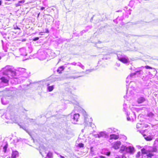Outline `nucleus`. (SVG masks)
Masks as SVG:
<instances>
[{
  "mask_svg": "<svg viewBox=\"0 0 158 158\" xmlns=\"http://www.w3.org/2000/svg\"><path fill=\"white\" fill-rule=\"evenodd\" d=\"M54 24L55 25V27L56 28V30L57 29H58L59 28V26L60 25V23L58 21H56L55 22Z\"/></svg>",
  "mask_w": 158,
  "mask_h": 158,
  "instance_id": "obj_25",
  "label": "nucleus"
},
{
  "mask_svg": "<svg viewBox=\"0 0 158 158\" xmlns=\"http://www.w3.org/2000/svg\"><path fill=\"white\" fill-rule=\"evenodd\" d=\"M148 124H146V125H145V127H148Z\"/></svg>",
  "mask_w": 158,
  "mask_h": 158,
  "instance_id": "obj_63",
  "label": "nucleus"
},
{
  "mask_svg": "<svg viewBox=\"0 0 158 158\" xmlns=\"http://www.w3.org/2000/svg\"><path fill=\"white\" fill-rule=\"evenodd\" d=\"M141 151L143 154H147L149 150H146L144 148H143L141 149Z\"/></svg>",
  "mask_w": 158,
  "mask_h": 158,
  "instance_id": "obj_28",
  "label": "nucleus"
},
{
  "mask_svg": "<svg viewBox=\"0 0 158 158\" xmlns=\"http://www.w3.org/2000/svg\"><path fill=\"white\" fill-rule=\"evenodd\" d=\"M117 130V129H116L115 128H113L112 130L113 133H115L116 132V131Z\"/></svg>",
  "mask_w": 158,
  "mask_h": 158,
  "instance_id": "obj_49",
  "label": "nucleus"
},
{
  "mask_svg": "<svg viewBox=\"0 0 158 158\" xmlns=\"http://www.w3.org/2000/svg\"><path fill=\"white\" fill-rule=\"evenodd\" d=\"M122 158H127V157L124 155L122 156Z\"/></svg>",
  "mask_w": 158,
  "mask_h": 158,
  "instance_id": "obj_53",
  "label": "nucleus"
},
{
  "mask_svg": "<svg viewBox=\"0 0 158 158\" xmlns=\"http://www.w3.org/2000/svg\"><path fill=\"white\" fill-rule=\"evenodd\" d=\"M142 68H145L147 69H153L152 67L150 66H149L148 65H146V66H145L144 67L142 66Z\"/></svg>",
  "mask_w": 158,
  "mask_h": 158,
  "instance_id": "obj_33",
  "label": "nucleus"
},
{
  "mask_svg": "<svg viewBox=\"0 0 158 158\" xmlns=\"http://www.w3.org/2000/svg\"><path fill=\"white\" fill-rule=\"evenodd\" d=\"M115 158H122V157L121 158L119 156H117Z\"/></svg>",
  "mask_w": 158,
  "mask_h": 158,
  "instance_id": "obj_64",
  "label": "nucleus"
},
{
  "mask_svg": "<svg viewBox=\"0 0 158 158\" xmlns=\"http://www.w3.org/2000/svg\"><path fill=\"white\" fill-rule=\"evenodd\" d=\"M70 103H72L73 104H77L78 103L76 100L75 99H74L73 101H70Z\"/></svg>",
  "mask_w": 158,
  "mask_h": 158,
  "instance_id": "obj_31",
  "label": "nucleus"
},
{
  "mask_svg": "<svg viewBox=\"0 0 158 158\" xmlns=\"http://www.w3.org/2000/svg\"><path fill=\"white\" fill-rule=\"evenodd\" d=\"M143 73V71L140 69V68H139V69H136V70L135 72L131 73L130 75L127 77L126 80V83H127L129 82V81H128V79L134 76L137 75L138 76L140 74H142Z\"/></svg>",
  "mask_w": 158,
  "mask_h": 158,
  "instance_id": "obj_4",
  "label": "nucleus"
},
{
  "mask_svg": "<svg viewBox=\"0 0 158 158\" xmlns=\"http://www.w3.org/2000/svg\"><path fill=\"white\" fill-rule=\"evenodd\" d=\"M147 99L144 94H139L137 96L136 102L138 104H141L145 102Z\"/></svg>",
  "mask_w": 158,
  "mask_h": 158,
  "instance_id": "obj_5",
  "label": "nucleus"
},
{
  "mask_svg": "<svg viewBox=\"0 0 158 158\" xmlns=\"http://www.w3.org/2000/svg\"><path fill=\"white\" fill-rule=\"evenodd\" d=\"M4 116L5 118L7 119H11V117L9 114L6 113L5 114H3L2 116V117Z\"/></svg>",
  "mask_w": 158,
  "mask_h": 158,
  "instance_id": "obj_24",
  "label": "nucleus"
},
{
  "mask_svg": "<svg viewBox=\"0 0 158 158\" xmlns=\"http://www.w3.org/2000/svg\"><path fill=\"white\" fill-rule=\"evenodd\" d=\"M44 9H45V7H42L40 8V10H44Z\"/></svg>",
  "mask_w": 158,
  "mask_h": 158,
  "instance_id": "obj_52",
  "label": "nucleus"
},
{
  "mask_svg": "<svg viewBox=\"0 0 158 158\" xmlns=\"http://www.w3.org/2000/svg\"><path fill=\"white\" fill-rule=\"evenodd\" d=\"M124 111H125V112H126V114H127V116H129V112L128 111V110H123Z\"/></svg>",
  "mask_w": 158,
  "mask_h": 158,
  "instance_id": "obj_41",
  "label": "nucleus"
},
{
  "mask_svg": "<svg viewBox=\"0 0 158 158\" xmlns=\"http://www.w3.org/2000/svg\"><path fill=\"white\" fill-rule=\"evenodd\" d=\"M39 59L40 60L45 59L47 57V52L43 50H39L38 52Z\"/></svg>",
  "mask_w": 158,
  "mask_h": 158,
  "instance_id": "obj_7",
  "label": "nucleus"
},
{
  "mask_svg": "<svg viewBox=\"0 0 158 158\" xmlns=\"http://www.w3.org/2000/svg\"><path fill=\"white\" fill-rule=\"evenodd\" d=\"M94 137L95 138H99V133L94 135Z\"/></svg>",
  "mask_w": 158,
  "mask_h": 158,
  "instance_id": "obj_46",
  "label": "nucleus"
},
{
  "mask_svg": "<svg viewBox=\"0 0 158 158\" xmlns=\"http://www.w3.org/2000/svg\"><path fill=\"white\" fill-rule=\"evenodd\" d=\"M14 29H19L20 28L17 26H16L15 27H14Z\"/></svg>",
  "mask_w": 158,
  "mask_h": 158,
  "instance_id": "obj_50",
  "label": "nucleus"
},
{
  "mask_svg": "<svg viewBox=\"0 0 158 158\" xmlns=\"http://www.w3.org/2000/svg\"><path fill=\"white\" fill-rule=\"evenodd\" d=\"M97 69H87L86 70V71L85 72H81L80 73H85V74H88V73L87 72L88 71L89 72H92L93 71H94L96 70Z\"/></svg>",
  "mask_w": 158,
  "mask_h": 158,
  "instance_id": "obj_21",
  "label": "nucleus"
},
{
  "mask_svg": "<svg viewBox=\"0 0 158 158\" xmlns=\"http://www.w3.org/2000/svg\"><path fill=\"white\" fill-rule=\"evenodd\" d=\"M124 151H125L127 152L130 154H133L135 152V149L134 147L131 146H129L127 147L124 146L123 148H121L120 150L121 152H122Z\"/></svg>",
  "mask_w": 158,
  "mask_h": 158,
  "instance_id": "obj_6",
  "label": "nucleus"
},
{
  "mask_svg": "<svg viewBox=\"0 0 158 158\" xmlns=\"http://www.w3.org/2000/svg\"><path fill=\"white\" fill-rule=\"evenodd\" d=\"M40 154H41V155H42V152H41V149H43V151L45 152V153H46V152H45L46 148L44 145H40Z\"/></svg>",
  "mask_w": 158,
  "mask_h": 158,
  "instance_id": "obj_17",
  "label": "nucleus"
},
{
  "mask_svg": "<svg viewBox=\"0 0 158 158\" xmlns=\"http://www.w3.org/2000/svg\"><path fill=\"white\" fill-rule=\"evenodd\" d=\"M19 51L21 55L23 56H27V54L26 53V49L24 48H23L19 49Z\"/></svg>",
  "mask_w": 158,
  "mask_h": 158,
  "instance_id": "obj_12",
  "label": "nucleus"
},
{
  "mask_svg": "<svg viewBox=\"0 0 158 158\" xmlns=\"http://www.w3.org/2000/svg\"><path fill=\"white\" fill-rule=\"evenodd\" d=\"M19 153L17 151H12V158H16V157L19 156Z\"/></svg>",
  "mask_w": 158,
  "mask_h": 158,
  "instance_id": "obj_14",
  "label": "nucleus"
},
{
  "mask_svg": "<svg viewBox=\"0 0 158 158\" xmlns=\"http://www.w3.org/2000/svg\"><path fill=\"white\" fill-rule=\"evenodd\" d=\"M149 74L151 75V77H152L153 76V75L150 72H149Z\"/></svg>",
  "mask_w": 158,
  "mask_h": 158,
  "instance_id": "obj_58",
  "label": "nucleus"
},
{
  "mask_svg": "<svg viewBox=\"0 0 158 158\" xmlns=\"http://www.w3.org/2000/svg\"><path fill=\"white\" fill-rule=\"evenodd\" d=\"M52 153L49 152L47 153L46 156L48 158H52Z\"/></svg>",
  "mask_w": 158,
  "mask_h": 158,
  "instance_id": "obj_29",
  "label": "nucleus"
},
{
  "mask_svg": "<svg viewBox=\"0 0 158 158\" xmlns=\"http://www.w3.org/2000/svg\"><path fill=\"white\" fill-rule=\"evenodd\" d=\"M59 156L61 158H64V157L63 156H62V155H59Z\"/></svg>",
  "mask_w": 158,
  "mask_h": 158,
  "instance_id": "obj_55",
  "label": "nucleus"
},
{
  "mask_svg": "<svg viewBox=\"0 0 158 158\" xmlns=\"http://www.w3.org/2000/svg\"><path fill=\"white\" fill-rule=\"evenodd\" d=\"M6 98H1V102L2 104L3 105H6L8 103V102L7 101H5Z\"/></svg>",
  "mask_w": 158,
  "mask_h": 158,
  "instance_id": "obj_26",
  "label": "nucleus"
},
{
  "mask_svg": "<svg viewBox=\"0 0 158 158\" xmlns=\"http://www.w3.org/2000/svg\"><path fill=\"white\" fill-rule=\"evenodd\" d=\"M83 116L84 118V121L83 124L85 126H90L93 128L95 127V126L94 124L92 123V118H88V115L86 112L84 110L82 112Z\"/></svg>",
  "mask_w": 158,
  "mask_h": 158,
  "instance_id": "obj_2",
  "label": "nucleus"
},
{
  "mask_svg": "<svg viewBox=\"0 0 158 158\" xmlns=\"http://www.w3.org/2000/svg\"><path fill=\"white\" fill-rule=\"evenodd\" d=\"M77 63H76V62H73L71 64H69V63H68V64H71V65H77Z\"/></svg>",
  "mask_w": 158,
  "mask_h": 158,
  "instance_id": "obj_44",
  "label": "nucleus"
},
{
  "mask_svg": "<svg viewBox=\"0 0 158 158\" xmlns=\"http://www.w3.org/2000/svg\"><path fill=\"white\" fill-rule=\"evenodd\" d=\"M22 128L23 129H24V130H25V131H27L26 130V128L25 127H22Z\"/></svg>",
  "mask_w": 158,
  "mask_h": 158,
  "instance_id": "obj_62",
  "label": "nucleus"
},
{
  "mask_svg": "<svg viewBox=\"0 0 158 158\" xmlns=\"http://www.w3.org/2000/svg\"><path fill=\"white\" fill-rule=\"evenodd\" d=\"M87 31H88V30H83L81 31V32H80V34H81V35H82V34L83 33L86 32Z\"/></svg>",
  "mask_w": 158,
  "mask_h": 158,
  "instance_id": "obj_38",
  "label": "nucleus"
},
{
  "mask_svg": "<svg viewBox=\"0 0 158 158\" xmlns=\"http://www.w3.org/2000/svg\"><path fill=\"white\" fill-rule=\"evenodd\" d=\"M1 81L4 83H7L8 82V80L4 77H2L0 78Z\"/></svg>",
  "mask_w": 158,
  "mask_h": 158,
  "instance_id": "obj_18",
  "label": "nucleus"
},
{
  "mask_svg": "<svg viewBox=\"0 0 158 158\" xmlns=\"http://www.w3.org/2000/svg\"><path fill=\"white\" fill-rule=\"evenodd\" d=\"M149 150L152 152H156L157 151V149L156 146H154Z\"/></svg>",
  "mask_w": 158,
  "mask_h": 158,
  "instance_id": "obj_22",
  "label": "nucleus"
},
{
  "mask_svg": "<svg viewBox=\"0 0 158 158\" xmlns=\"http://www.w3.org/2000/svg\"><path fill=\"white\" fill-rule=\"evenodd\" d=\"M92 27L91 26H87L86 27V30H88V31L89 29H90Z\"/></svg>",
  "mask_w": 158,
  "mask_h": 158,
  "instance_id": "obj_43",
  "label": "nucleus"
},
{
  "mask_svg": "<svg viewBox=\"0 0 158 158\" xmlns=\"http://www.w3.org/2000/svg\"><path fill=\"white\" fill-rule=\"evenodd\" d=\"M141 125H142L141 123H137L136 125V127L137 128H139L141 127Z\"/></svg>",
  "mask_w": 158,
  "mask_h": 158,
  "instance_id": "obj_37",
  "label": "nucleus"
},
{
  "mask_svg": "<svg viewBox=\"0 0 158 158\" xmlns=\"http://www.w3.org/2000/svg\"><path fill=\"white\" fill-rule=\"evenodd\" d=\"M93 17H94V16H93L92 17H91V18L90 19V21L91 22H92L93 20Z\"/></svg>",
  "mask_w": 158,
  "mask_h": 158,
  "instance_id": "obj_57",
  "label": "nucleus"
},
{
  "mask_svg": "<svg viewBox=\"0 0 158 158\" xmlns=\"http://www.w3.org/2000/svg\"><path fill=\"white\" fill-rule=\"evenodd\" d=\"M20 5L21 4H19V3L15 4V6L16 7L19 6H20Z\"/></svg>",
  "mask_w": 158,
  "mask_h": 158,
  "instance_id": "obj_48",
  "label": "nucleus"
},
{
  "mask_svg": "<svg viewBox=\"0 0 158 158\" xmlns=\"http://www.w3.org/2000/svg\"><path fill=\"white\" fill-rule=\"evenodd\" d=\"M116 65H117V66L119 67L120 66V64H119L117 63L116 64Z\"/></svg>",
  "mask_w": 158,
  "mask_h": 158,
  "instance_id": "obj_60",
  "label": "nucleus"
},
{
  "mask_svg": "<svg viewBox=\"0 0 158 158\" xmlns=\"http://www.w3.org/2000/svg\"><path fill=\"white\" fill-rule=\"evenodd\" d=\"M117 58L118 60L124 64H126L130 62V60L128 57L122 52H119L116 53Z\"/></svg>",
  "mask_w": 158,
  "mask_h": 158,
  "instance_id": "obj_3",
  "label": "nucleus"
},
{
  "mask_svg": "<svg viewBox=\"0 0 158 158\" xmlns=\"http://www.w3.org/2000/svg\"><path fill=\"white\" fill-rule=\"evenodd\" d=\"M112 130L111 128H109L108 129L107 131L110 133H112Z\"/></svg>",
  "mask_w": 158,
  "mask_h": 158,
  "instance_id": "obj_40",
  "label": "nucleus"
},
{
  "mask_svg": "<svg viewBox=\"0 0 158 158\" xmlns=\"http://www.w3.org/2000/svg\"><path fill=\"white\" fill-rule=\"evenodd\" d=\"M122 12L121 10H118L116 11V12Z\"/></svg>",
  "mask_w": 158,
  "mask_h": 158,
  "instance_id": "obj_59",
  "label": "nucleus"
},
{
  "mask_svg": "<svg viewBox=\"0 0 158 158\" xmlns=\"http://www.w3.org/2000/svg\"><path fill=\"white\" fill-rule=\"evenodd\" d=\"M54 88V85H49V84H47V89L49 92H51L52 91Z\"/></svg>",
  "mask_w": 158,
  "mask_h": 158,
  "instance_id": "obj_15",
  "label": "nucleus"
},
{
  "mask_svg": "<svg viewBox=\"0 0 158 158\" xmlns=\"http://www.w3.org/2000/svg\"><path fill=\"white\" fill-rule=\"evenodd\" d=\"M147 158H152L154 156V155L152 153V152L150 151L149 150L147 154Z\"/></svg>",
  "mask_w": 158,
  "mask_h": 158,
  "instance_id": "obj_19",
  "label": "nucleus"
},
{
  "mask_svg": "<svg viewBox=\"0 0 158 158\" xmlns=\"http://www.w3.org/2000/svg\"><path fill=\"white\" fill-rule=\"evenodd\" d=\"M26 69L24 68H19L17 69H14L12 66H6L2 69L4 74L8 75V77L10 76L12 78L17 79V77L19 75H22L23 77L27 78L28 74L26 72Z\"/></svg>",
  "mask_w": 158,
  "mask_h": 158,
  "instance_id": "obj_1",
  "label": "nucleus"
},
{
  "mask_svg": "<svg viewBox=\"0 0 158 158\" xmlns=\"http://www.w3.org/2000/svg\"><path fill=\"white\" fill-rule=\"evenodd\" d=\"M25 1L24 0H22L19 1L18 3L20 4H23L24 3Z\"/></svg>",
  "mask_w": 158,
  "mask_h": 158,
  "instance_id": "obj_42",
  "label": "nucleus"
},
{
  "mask_svg": "<svg viewBox=\"0 0 158 158\" xmlns=\"http://www.w3.org/2000/svg\"><path fill=\"white\" fill-rule=\"evenodd\" d=\"M77 65L81 68L83 69H84L85 68L84 66L79 62L77 63Z\"/></svg>",
  "mask_w": 158,
  "mask_h": 158,
  "instance_id": "obj_30",
  "label": "nucleus"
},
{
  "mask_svg": "<svg viewBox=\"0 0 158 158\" xmlns=\"http://www.w3.org/2000/svg\"><path fill=\"white\" fill-rule=\"evenodd\" d=\"M2 0H0V6H1L2 5Z\"/></svg>",
  "mask_w": 158,
  "mask_h": 158,
  "instance_id": "obj_56",
  "label": "nucleus"
},
{
  "mask_svg": "<svg viewBox=\"0 0 158 158\" xmlns=\"http://www.w3.org/2000/svg\"><path fill=\"white\" fill-rule=\"evenodd\" d=\"M8 144L7 143H6L5 145L3 147V151L4 152H6L7 151V149L8 148Z\"/></svg>",
  "mask_w": 158,
  "mask_h": 158,
  "instance_id": "obj_27",
  "label": "nucleus"
},
{
  "mask_svg": "<svg viewBox=\"0 0 158 158\" xmlns=\"http://www.w3.org/2000/svg\"><path fill=\"white\" fill-rule=\"evenodd\" d=\"M121 144V142L120 141H118L115 142L113 146V147L115 149H117L119 148Z\"/></svg>",
  "mask_w": 158,
  "mask_h": 158,
  "instance_id": "obj_11",
  "label": "nucleus"
},
{
  "mask_svg": "<svg viewBox=\"0 0 158 158\" xmlns=\"http://www.w3.org/2000/svg\"><path fill=\"white\" fill-rule=\"evenodd\" d=\"M80 77H81V76H80ZM79 77H80V76H79V77H72L73 78V79H75L76 78Z\"/></svg>",
  "mask_w": 158,
  "mask_h": 158,
  "instance_id": "obj_54",
  "label": "nucleus"
},
{
  "mask_svg": "<svg viewBox=\"0 0 158 158\" xmlns=\"http://www.w3.org/2000/svg\"><path fill=\"white\" fill-rule=\"evenodd\" d=\"M99 138H106L107 137V135L105 131H101L99 132Z\"/></svg>",
  "mask_w": 158,
  "mask_h": 158,
  "instance_id": "obj_10",
  "label": "nucleus"
},
{
  "mask_svg": "<svg viewBox=\"0 0 158 158\" xmlns=\"http://www.w3.org/2000/svg\"><path fill=\"white\" fill-rule=\"evenodd\" d=\"M141 152L140 151L138 152L136 155V158H139L140 156Z\"/></svg>",
  "mask_w": 158,
  "mask_h": 158,
  "instance_id": "obj_35",
  "label": "nucleus"
},
{
  "mask_svg": "<svg viewBox=\"0 0 158 158\" xmlns=\"http://www.w3.org/2000/svg\"><path fill=\"white\" fill-rule=\"evenodd\" d=\"M66 64H65L64 66H62L59 67L57 70V72L59 73H61V72L63 71L65 67H66Z\"/></svg>",
  "mask_w": 158,
  "mask_h": 158,
  "instance_id": "obj_13",
  "label": "nucleus"
},
{
  "mask_svg": "<svg viewBox=\"0 0 158 158\" xmlns=\"http://www.w3.org/2000/svg\"><path fill=\"white\" fill-rule=\"evenodd\" d=\"M39 39V37H34L32 38V40L33 41H36L38 40Z\"/></svg>",
  "mask_w": 158,
  "mask_h": 158,
  "instance_id": "obj_36",
  "label": "nucleus"
},
{
  "mask_svg": "<svg viewBox=\"0 0 158 158\" xmlns=\"http://www.w3.org/2000/svg\"><path fill=\"white\" fill-rule=\"evenodd\" d=\"M118 19V18H117V19H115V20H114V22H116V21H117V20Z\"/></svg>",
  "mask_w": 158,
  "mask_h": 158,
  "instance_id": "obj_61",
  "label": "nucleus"
},
{
  "mask_svg": "<svg viewBox=\"0 0 158 158\" xmlns=\"http://www.w3.org/2000/svg\"><path fill=\"white\" fill-rule=\"evenodd\" d=\"M29 120L31 122H35V120L33 119L29 118Z\"/></svg>",
  "mask_w": 158,
  "mask_h": 158,
  "instance_id": "obj_45",
  "label": "nucleus"
},
{
  "mask_svg": "<svg viewBox=\"0 0 158 158\" xmlns=\"http://www.w3.org/2000/svg\"><path fill=\"white\" fill-rule=\"evenodd\" d=\"M131 115L132 116H131V117L130 116L127 117V120L128 121L133 122L136 119V114L135 112H133L132 113Z\"/></svg>",
  "mask_w": 158,
  "mask_h": 158,
  "instance_id": "obj_9",
  "label": "nucleus"
},
{
  "mask_svg": "<svg viewBox=\"0 0 158 158\" xmlns=\"http://www.w3.org/2000/svg\"><path fill=\"white\" fill-rule=\"evenodd\" d=\"M110 152H106V155L108 156H109L110 155Z\"/></svg>",
  "mask_w": 158,
  "mask_h": 158,
  "instance_id": "obj_51",
  "label": "nucleus"
},
{
  "mask_svg": "<svg viewBox=\"0 0 158 158\" xmlns=\"http://www.w3.org/2000/svg\"><path fill=\"white\" fill-rule=\"evenodd\" d=\"M78 146L80 148H83L84 146V144L82 143H80L78 144Z\"/></svg>",
  "mask_w": 158,
  "mask_h": 158,
  "instance_id": "obj_32",
  "label": "nucleus"
},
{
  "mask_svg": "<svg viewBox=\"0 0 158 158\" xmlns=\"http://www.w3.org/2000/svg\"><path fill=\"white\" fill-rule=\"evenodd\" d=\"M147 116L152 118H153L155 117L154 114L152 112L148 113L147 114Z\"/></svg>",
  "mask_w": 158,
  "mask_h": 158,
  "instance_id": "obj_20",
  "label": "nucleus"
},
{
  "mask_svg": "<svg viewBox=\"0 0 158 158\" xmlns=\"http://www.w3.org/2000/svg\"><path fill=\"white\" fill-rule=\"evenodd\" d=\"M2 47H3V50H4V51L5 52H7V48L6 47H6H5L4 46V44H2Z\"/></svg>",
  "mask_w": 158,
  "mask_h": 158,
  "instance_id": "obj_34",
  "label": "nucleus"
},
{
  "mask_svg": "<svg viewBox=\"0 0 158 158\" xmlns=\"http://www.w3.org/2000/svg\"><path fill=\"white\" fill-rule=\"evenodd\" d=\"M144 138L147 141H150L153 139V137L151 136H149L145 137Z\"/></svg>",
  "mask_w": 158,
  "mask_h": 158,
  "instance_id": "obj_23",
  "label": "nucleus"
},
{
  "mask_svg": "<svg viewBox=\"0 0 158 158\" xmlns=\"http://www.w3.org/2000/svg\"><path fill=\"white\" fill-rule=\"evenodd\" d=\"M127 107L126 104L124 103L123 104V110H127Z\"/></svg>",
  "mask_w": 158,
  "mask_h": 158,
  "instance_id": "obj_39",
  "label": "nucleus"
},
{
  "mask_svg": "<svg viewBox=\"0 0 158 158\" xmlns=\"http://www.w3.org/2000/svg\"><path fill=\"white\" fill-rule=\"evenodd\" d=\"M79 116L80 115L79 114H74L71 120L72 123L74 124H76L77 122L78 121Z\"/></svg>",
  "mask_w": 158,
  "mask_h": 158,
  "instance_id": "obj_8",
  "label": "nucleus"
},
{
  "mask_svg": "<svg viewBox=\"0 0 158 158\" xmlns=\"http://www.w3.org/2000/svg\"><path fill=\"white\" fill-rule=\"evenodd\" d=\"M110 139H118L119 138L118 135L114 134H110Z\"/></svg>",
  "mask_w": 158,
  "mask_h": 158,
  "instance_id": "obj_16",
  "label": "nucleus"
},
{
  "mask_svg": "<svg viewBox=\"0 0 158 158\" xmlns=\"http://www.w3.org/2000/svg\"><path fill=\"white\" fill-rule=\"evenodd\" d=\"M45 32L47 33H49V31L48 28H46L45 29Z\"/></svg>",
  "mask_w": 158,
  "mask_h": 158,
  "instance_id": "obj_47",
  "label": "nucleus"
}]
</instances>
